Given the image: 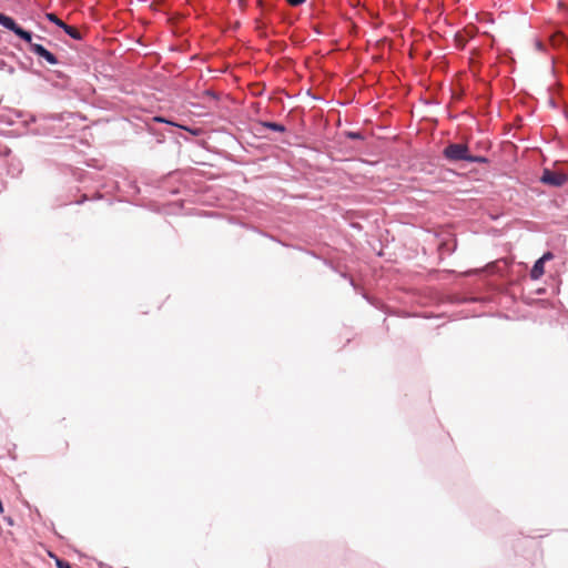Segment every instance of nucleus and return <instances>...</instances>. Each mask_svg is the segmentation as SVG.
<instances>
[{"mask_svg": "<svg viewBox=\"0 0 568 568\" xmlns=\"http://www.w3.org/2000/svg\"><path fill=\"white\" fill-rule=\"evenodd\" d=\"M0 24L6 29L11 30L16 36L24 40L30 45V51H32L38 57L44 59L50 64H57L58 59L53 53L48 51L43 45L32 42V34L29 31H26L20 26L16 23V21L3 13L0 12Z\"/></svg>", "mask_w": 568, "mask_h": 568, "instance_id": "nucleus-1", "label": "nucleus"}, {"mask_svg": "<svg viewBox=\"0 0 568 568\" xmlns=\"http://www.w3.org/2000/svg\"><path fill=\"white\" fill-rule=\"evenodd\" d=\"M444 156L450 162L467 161L471 163H486L487 159L480 155H471L467 144L450 143L444 151Z\"/></svg>", "mask_w": 568, "mask_h": 568, "instance_id": "nucleus-2", "label": "nucleus"}, {"mask_svg": "<svg viewBox=\"0 0 568 568\" xmlns=\"http://www.w3.org/2000/svg\"><path fill=\"white\" fill-rule=\"evenodd\" d=\"M540 181L551 186H561L567 182V176L564 173L546 169Z\"/></svg>", "mask_w": 568, "mask_h": 568, "instance_id": "nucleus-3", "label": "nucleus"}, {"mask_svg": "<svg viewBox=\"0 0 568 568\" xmlns=\"http://www.w3.org/2000/svg\"><path fill=\"white\" fill-rule=\"evenodd\" d=\"M550 44L555 48H562L568 45L567 38L561 32H555L549 38Z\"/></svg>", "mask_w": 568, "mask_h": 568, "instance_id": "nucleus-4", "label": "nucleus"}, {"mask_svg": "<svg viewBox=\"0 0 568 568\" xmlns=\"http://www.w3.org/2000/svg\"><path fill=\"white\" fill-rule=\"evenodd\" d=\"M544 265H545V263L540 258L535 262V264L530 271V277L532 280H538L544 275V273H545Z\"/></svg>", "mask_w": 568, "mask_h": 568, "instance_id": "nucleus-5", "label": "nucleus"}, {"mask_svg": "<svg viewBox=\"0 0 568 568\" xmlns=\"http://www.w3.org/2000/svg\"><path fill=\"white\" fill-rule=\"evenodd\" d=\"M63 30L68 33L72 39L80 40L82 38L80 31L71 26L65 24Z\"/></svg>", "mask_w": 568, "mask_h": 568, "instance_id": "nucleus-6", "label": "nucleus"}, {"mask_svg": "<svg viewBox=\"0 0 568 568\" xmlns=\"http://www.w3.org/2000/svg\"><path fill=\"white\" fill-rule=\"evenodd\" d=\"M45 18L51 21L52 23L57 24L58 27L60 28H64L65 23L58 18V16L55 13H52V12H49L45 14Z\"/></svg>", "mask_w": 568, "mask_h": 568, "instance_id": "nucleus-7", "label": "nucleus"}, {"mask_svg": "<svg viewBox=\"0 0 568 568\" xmlns=\"http://www.w3.org/2000/svg\"><path fill=\"white\" fill-rule=\"evenodd\" d=\"M264 125L266 128H270L271 130H274V131H277V132H284L285 131V128L282 124L276 123V122H265Z\"/></svg>", "mask_w": 568, "mask_h": 568, "instance_id": "nucleus-8", "label": "nucleus"}, {"mask_svg": "<svg viewBox=\"0 0 568 568\" xmlns=\"http://www.w3.org/2000/svg\"><path fill=\"white\" fill-rule=\"evenodd\" d=\"M55 565L58 568H71L70 564L65 560L55 557Z\"/></svg>", "mask_w": 568, "mask_h": 568, "instance_id": "nucleus-9", "label": "nucleus"}, {"mask_svg": "<svg viewBox=\"0 0 568 568\" xmlns=\"http://www.w3.org/2000/svg\"><path fill=\"white\" fill-rule=\"evenodd\" d=\"M554 258V254L551 252H546L541 257L540 260H542L544 263H546L547 261H550Z\"/></svg>", "mask_w": 568, "mask_h": 568, "instance_id": "nucleus-10", "label": "nucleus"}, {"mask_svg": "<svg viewBox=\"0 0 568 568\" xmlns=\"http://www.w3.org/2000/svg\"><path fill=\"white\" fill-rule=\"evenodd\" d=\"M287 2L293 6V7H296V6H300L302 4L303 2H305V0H287Z\"/></svg>", "mask_w": 568, "mask_h": 568, "instance_id": "nucleus-11", "label": "nucleus"}, {"mask_svg": "<svg viewBox=\"0 0 568 568\" xmlns=\"http://www.w3.org/2000/svg\"><path fill=\"white\" fill-rule=\"evenodd\" d=\"M153 121H155V122H163V123H170V124H172V122H170V121H168V120H165L164 118H161V116H154V118H153Z\"/></svg>", "mask_w": 568, "mask_h": 568, "instance_id": "nucleus-12", "label": "nucleus"}, {"mask_svg": "<svg viewBox=\"0 0 568 568\" xmlns=\"http://www.w3.org/2000/svg\"><path fill=\"white\" fill-rule=\"evenodd\" d=\"M349 136L352 139H358L361 136V134L359 133H349Z\"/></svg>", "mask_w": 568, "mask_h": 568, "instance_id": "nucleus-13", "label": "nucleus"}]
</instances>
